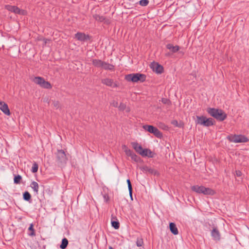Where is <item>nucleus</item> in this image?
Returning a JSON list of instances; mask_svg holds the SVG:
<instances>
[{"label": "nucleus", "instance_id": "30", "mask_svg": "<svg viewBox=\"0 0 249 249\" xmlns=\"http://www.w3.org/2000/svg\"><path fill=\"white\" fill-rule=\"evenodd\" d=\"M38 169V165L36 162H34L33 164L31 171L33 173H35L37 172Z\"/></svg>", "mask_w": 249, "mask_h": 249}, {"label": "nucleus", "instance_id": "7", "mask_svg": "<svg viewBox=\"0 0 249 249\" xmlns=\"http://www.w3.org/2000/svg\"><path fill=\"white\" fill-rule=\"evenodd\" d=\"M230 142L234 143L246 142H248L249 139L244 135H231L228 137Z\"/></svg>", "mask_w": 249, "mask_h": 249}, {"label": "nucleus", "instance_id": "1", "mask_svg": "<svg viewBox=\"0 0 249 249\" xmlns=\"http://www.w3.org/2000/svg\"><path fill=\"white\" fill-rule=\"evenodd\" d=\"M208 113L219 121H223L227 118V114L221 109L215 108H208Z\"/></svg>", "mask_w": 249, "mask_h": 249}, {"label": "nucleus", "instance_id": "12", "mask_svg": "<svg viewBox=\"0 0 249 249\" xmlns=\"http://www.w3.org/2000/svg\"><path fill=\"white\" fill-rule=\"evenodd\" d=\"M211 235L213 240L218 241L220 239V234L216 227H214L211 231Z\"/></svg>", "mask_w": 249, "mask_h": 249}, {"label": "nucleus", "instance_id": "38", "mask_svg": "<svg viewBox=\"0 0 249 249\" xmlns=\"http://www.w3.org/2000/svg\"><path fill=\"white\" fill-rule=\"evenodd\" d=\"M103 197H104V200L106 202H107L109 200V198L107 195V194L104 195Z\"/></svg>", "mask_w": 249, "mask_h": 249}, {"label": "nucleus", "instance_id": "4", "mask_svg": "<svg viewBox=\"0 0 249 249\" xmlns=\"http://www.w3.org/2000/svg\"><path fill=\"white\" fill-rule=\"evenodd\" d=\"M145 79V75L139 73L129 74L125 76V79L127 81L133 82H138L139 81L142 82L144 81Z\"/></svg>", "mask_w": 249, "mask_h": 249}, {"label": "nucleus", "instance_id": "22", "mask_svg": "<svg viewBox=\"0 0 249 249\" xmlns=\"http://www.w3.org/2000/svg\"><path fill=\"white\" fill-rule=\"evenodd\" d=\"M206 118V117L203 116H196V122L197 124L204 125Z\"/></svg>", "mask_w": 249, "mask_h": 249}, {"label": "nucleus", "instance_id": "35", "mask_svg": "<svg viewBox=\"0 0 249 249\" xmlns=\"http://www.w3.org/2000/svg\"><path fill=\"white\" fill-rule=\"evenodd\" d=\"M118 108L120 110L123 111L126 108V105L124 104L121 103L118 107Z\"/></svg>", "mask_w": 249, "mask_h": 249}, {"label": "nucleus", "instance_id": "20", "mask_svg": "<svg viewBox=\"0 0 249 249\" xmlns=\"http://www.w3.org/2000/svg\"><path fill=\"white\" fill-rule=\"evenodd\" d=\"M31 187L33 189L35 193L37 195L38 194L39 185L36 181H32L30 185Z\"/></svg>", "mask_w": 249, "mask_h": 249}, {"label": "nucleus", "instance_id": "42", "mask_svg": "<svg viewBox=\"0 0 249 249\" xmlns=\"http://www.w3.org/2000/svg\"><path fill=\"white\" fill-rule=\"evenodd\" d=\"M128 190H129V195H130L131 199H132V187L129 188Z\"/></svg>", "mask_w": 249, "mask_h": 249}, {"label": "nucleus", "instance_id": "28", "mask_svg": "<svg viewBox=\"0 0 249 249\" xmlns=\"http://www.w3.org/2000/svg\"><path fill=\"white\" fill-rule=\"evenodd\" d=\"M68 244V240L66 238H64L62 240V242H61V244L60 246V248L61 249H65L67 247Z\"/></svg>", "mask_w": 249, "mask_h": 249}, {"label": "nucleus", "instance_id": "34", "mask_svg": "<svg viewBox=\"0 0 249 249\" xmlns=\"http://www.w3.org/2000/svg\"><path fill=\"white\" fill-rule=\"evenodd\" d=\"M149 3V0H141L139 1V4L142 6H145L148 5Z\"/></svg>", "mask_w": 249, "mask_h": 249}, {"label": "nucleus", "instance_id": "27", "mask_svg": "<svg viewBox=\"0 0 249 249\" xmlns=\"http://www.w3.org/2000/svg\"><path fill=\"white\" fill-rule=\"evenodd\" d=\"M23 198L24 200L30 202L31 200V196L28 192L26 191L23 194Z\"/></svg>", "mask_w": 249, "mask_h": 249}, {"label": "nucleus", "instance_id": "45", "mask_svg": "<svg viewBox=\"0 0 249 249\" xmlns=\"http://www.w3.org/2000/svg\"><path fill=\"white\" fill-rule=\"evenodd\" d=\"M179 53H181V54H183V52H182V51H179Z\"/></svg>", "mask_w": 249, "mask_h": 249}, {"label": "nucleus", "instance_id": "31", "mask_svg": "<svg viewBox=\"0 0 249 249\" xmlns=\"http://www.w3.org/2000/svg\"><path fill=\"white\" fill-rule=\"evenodd\" d=\"M131 159L135 162H138L141 160V158L137 156L135 153H133L131 156Z\"/></svg>", "mask_w": 249, "mask_h": 249}, {"label": "nucleus", "instance_id": "8", "mask_svg": "<svg viewBox=\"0 0 249 249\" xmlns=\"http://www.w3.org/2000/svg\"><path fill=\"white\" fill-rule=\"evenodd\" d=\"M5 7L9 11L13 12L15 14L23 15L25 13L24 10H20L19 8L16 6L6 5Z\"/></svg>", "mask_w": 249, "mask_h": 249}, {"label": "nucleus", "instance_id": "6", "mask_svg": "<svg viewBox=\"0 0 249 249\" xmlns=\"http://www.w3.org/2000/svg\"><path fill=\"white\" fill-rule=\"evenodd\" d=\"M142 127L145 130L154 134L158 138H161L162 137V133L157 128L153 125H144Z\"/></svg>", "mask_w": 249, "mask_h": 249}, {"label": "nucleus", "instance_id": "25", "mask_svg": "<svg viewBox=\"0 0 249 249\" xmlns=\"http://www.w3.org/2000/svg\"><path fill=\"white\" fill-rule=\"evenodd\" d=\"M205 122H204V125L203 126H212L213 124V120L211 118H206V119L205 120Z\"/></svg>", "mask_w": 249, "mask_h": 249}, {"label": "nucleus", "instance_id": "29", "mask_svg": "<svg viewBox=\"0 0 249 249\" xmlns=\"http://www.w3.org/2000/svg\"><path fill=\"white\" fill-rule=\"evenodd\" d=\"M28 231H31L30 232L28 233V235L30 236H34L36 235L35 231L34 229V225L33 224H31L28 228Z\"/></svg>", "mask_w": 249, "mask_h": 249}, {"label": "nucleus", "instance_id": "13", "mask_svg": "<svg viewBox=\"0 0 249 249\" xmlns=\"http://www.w3.org/2000/svg\"><path fill=\"white\" fill-rule=\"evenodd\" d=\"M166 48L170 51L172 53H176L179 51L180 47L178 46H174L172 44L169 43L166 45Z\"/></svg>", "mask_w": 249, "mask_h": 249}, {"label": "nucleus", "instance_id": "36", "mask_svg": "<svg viewBox=\"0 0 249 249\" xmlns=\"http://www.w3.org/2000/svg\"><path fill=\"white\" fill-rule=\"evenodd\" d=\"M53 106L56 108H58L60 107V103L58 101H54L53 102Z\"/></svg>", "mask_w": 249, "mask_h": 249}, {"label": "nucleus", "instance_id": "5", "mask_svg": "<svg viewBox=\"0 0 249 249\" xmlns=\"http://www.w3.org/2000/svg\"><path fill=\"white\" fill-rule=\"evenodd\" d=\"M33 82L44 89H50L52 87L51 84L49 82L45 81L43 77L40 76L35 77L33 79Z\"/></svg>", "mask_w": 249, "mask_h": 249}, {"label": "nucleus", "instance_id": "21", "mask_svg": "<svg viewBox=\"0 0 249 249\" xmlns=\"http://www.w3.org/2000/svg\"><path fill=\"white\" fill-rule=\"evenodd\" d=\"M101 68L106 70H113L114 69V66L103 61Z\"/></svg>", "mask_w": 249, "mask_h": 249}, {"label": "nucleus", "instance_id": "32", "mask_svg": "<svg viewBox=\"0 0 249 249\" xmlns=\"http://www.w3.org/2000/svg\"><path fill=\"white\" fill-rule=\"evenodd\" d=\"M21 179V177L20 175L16 176L14 178V183L16 184H18L20 183V180Z\"/></svg>", "mask_w": 249, "mask_h": 249}, {"label": "nucleus", "instance_id": "43", "mask_svg": "<svg viewBox=\"0 0 249 249\" xmlns=\"http://www.w3.org/2000/svg\"><path fill=\"white\" fill-rule=\"evenodd\" d=\"M242 175V173L241 171L238 170V171H236V175L237 176V177H240Z\"/></svg>", "mask_w": 249, "mask_h": 249}, {"label": "nucleus", "instance_id": "11", "mask_svg": "<svg viewBox=\"0 0 249 249\" xmlns=\"http://www.w3.org/2000/svg\"><path fill=\"white\" fill-rule=\"evenodd\" d=\"M75 37L78 40L81 41H85L89 39L88 35H85L84 33L78 32L75 35Z\"/></svg>", "mask_w": 249, "mask_h": 249}, {"label": "nucleus", "instance_id": "41", "mask_svg": "<svg viewBox=\"0 0 249 249\" xmlns=\"http://www.w3.org/2000/svg\"><path fill=\"white\" fill-rule=\"evenodd\" d=\"M126 182L127 183L128 189L130 188H132V185H131L130 179H127Z\"/></svg>", "mask_w": 249, "mask_h": 249}, {"label": "nucleus", "instance_id": "40", "mask_svg": "<svg viewBox=\"0 0 249 249\" xmlns=\"http://www.w3.org/2000/svg\"><path fill=\"white\" fill-rule=\"evenodd\" d=\"M171 124H173V125H174L175 126H178V122L177 120H173L172 122H171Z\"/></svg>", "mask_w": 249, "mask_h": 249}, {"label": "nucleus", "instance_id": "23", "mask_svg": "<svg viewBox=\"0 0 249 249\" xmlns=\"http://www.w3.org/2000/svg\"><path fill=\"white\" fill-rule=\"evenodd\" d=\"M114 219H115V217L112 216L111 221V225L115 229H118L120 227V223L118 221L114 220Z\"/></svg>", "mask_w": 249, "mask_h": 249}, {"label": "nucleus", "instance_id": "33", "mask_svg": "<svg viewBox=\"0 0 249 249\" xmlns=\"http://www.w3.org/2000/svg\"><path fill=\"white\" fill-rule=\"evenodd\" d=\"M143 244V239L141 238H138L136 241V245L138 247H142Z\"/></svg>", "mask_w": 249, "mask_h": 249}, {"label": "nucleus", "instance_id": "3", "mask_svg": "<svg viewBox=\"0 0 249 249\" xmlns=\"http://www.w3.org/2000/svg\"><path fill=\"white\" fill-rule=\"evenodd\" d=\"M56 162L59 166H64L67 163L68 158L66 154L63 150H57L55 153Z\"/></svg>", "mask_w": 249, "mask_h": 249}, {"label": "nucleus", "instance_id": "39", "mask_svg": "<svg viewBox=\"0 0 249 249\" xmlns=\"http://www.w3.org/2000/svg\"><path fill=\"white\" fill-rule=\"evenodd\" d=\"M161 101L164 104H167L169 102V100L166 98H162Z\"/></svg>", "mask_w": 249, "mask_h": 249}, {"label": "nucleus", "instance_id": "24", "mask_svg": "<svg viewBox=\"0 0 249 249\" xmlns=\"http://www.w3.org/2000/svg\"><path fill=\"white\" fill-rule=\"evenodd\" d=\"M103 61L99 59H93L92 63L94 66L97 68H102Z\"/></svg>", "mask_w": 249, "mask_h": 249}, {"label": "nucleus", "instance_id": "19", "mask_svg": "<svg viewBox=\"0 0 249 249\" xmlns=\"http://www.w3.org/2000/svg\"><path fill=\"white\" fill-rule=\"evenodd\" d=\"M169 228L170 231L174 235H177L178 233V230L175 223L172 222L170 223L169 224Z\"/></svg>", "mask_w": 249, "mask_h": 249}, {"label": "nucleus", "instance_id": "26", "mask_svg": "<svg viewBox=\"0 0 249 249\" xmlns=\"http://www.w3.org/2000/svg\"><path fill=\"white\" fill-rule=\"evenodd\" d=\"M123 148L124 150V151L125 153V154L129 157H130L132 155V154L134 153L130 149H128L126 145H124L123 146Z\"/></svg>", "mask_w": 249, "mask_h": 249}, {"label": "nucleus", "instance_id": "17", "mask_svg": "<svg viewBox=\"0 0 249 249\" xmlns=\"http://www.w3.org/2000/svg\"><path fill=\"white\" fill-rule=\"evenodd\" d=\"M131 145L133 148L135 149L136 152L141 155L142 153V151L143 150V148L141 145H139L136 142H131Z\"/></svg>", "mask_w": 249, "mask_h": 249}, {"label": "nucleus", "instance_id": "18", "mask_svg": "<svg viewBox=\"0 0 249 249\" xmlns=\"http://www.w3.org/2000/svg\"><path fill=\"white\" fill-rule=\"evenodd\" d=\"M93 17L96 20L99 22H104L107 23H108V20L106 19V18L103 16H101L97 14H95L93 15Z\"/></svg>", "mask_w": 249, "mask_h": 249}, {"label": "nucleus", "instance_id": "2", "mask_svg": "<svg viewBox=\"0 0 249 249\" xmlns=\"http://www.w3.org/2000/svg\"><path fill=\"white\" fill-rule=\"evenodd\" d=\"M191 190L197 194H202L204 195L213 196L215 192L213 189L210 188H206L202 185H194L191 187Z\"/></svg>", "mask_w": 249, "mask_h": 249}, {"label": "nucleus", "instance_id": "46", "mask_svg": "<svg viewBox=\"0 0 249 249\" xmlns=\"http://www.w3.org/2000/svg\"><path fill=\"white\" fill-rule=\"evenodd\" d=\"M108 249H113V248L112 247H111V246H109Z\"/></svg>", "mask_w": 249, "mask_h": 249}, {"label": "nucleus", "instance_id": "37", "mask_svg": "<svg viewBox=\"0 0 249 249\" xmlns=\"http://www.w3.org/2000/svg\"><path fill=\"white\" fill-rule=\"evenodd\" d=\"M111 105L113 107H118V103L117 102L115 101H113L111 103Z\"/></svg>", "mask_w": 249, "mask_h": 249}, {"label": "nucleus", "instance_id": "15", "mask_svg": "<svg viewBox=\"0 0 249 249\" xmlns=\"http://www.w3.org/2000/svg\"><path fill=\"white\" fill-rule=\"evenodd\" d=\"M141 170L145 173H149L151 174L156 175L157 171L154 170L153 169L147 166H144L140 168Z\"/></svg>", "mask_w": 249, "mask_h": 249}, {"label": "nucleus", "instance_id": "10", "mask_svg": "<svg viewBox=\"0 0 249 249\" xmlns=\"http://www.w3.org/2000/svg\"><path fill=\"white\" fill-rule=\"evenodd\" d=\"M102 83L107 86L112 88H116L118 86L117 83L114 82L112 79L109 78H105L102 79Z\"/></svg>", "mask_w": 249, "mask_h": 249}, {"label": "nucleus", "instance_id": "14", "mask_svg": "<svg viewBox=\"0 0 249 249\" xmlns=\"http://www.w3.org/2000/svg\"><path fill=\"white\" fill-rule=\"evenodd\" d=\"M0 109L6 115H9L10 114V110L8 108V105L3 103V102H0Z\"/></svg>", "mask_w": 249, "mask_h": 249}, {"label": "nucleus", "instance_id": "16", "mask_svg": "<svg viewBox=\"0 0 249 249\" xmlns=\"http://www.w3.org/2000/svg\"><path fill=\"white\" fill-rule=\"evenodd\" d=\"M141 155L143 157H148L149 158L154 157V154L149 149H143L141 153Z\"/></svg>", "mask_w": 249, "mask_h": 249}, {"label": "nucleus", "instance_id": "44", "mask_svg": "<svg viewBox=\"0 0 249 249\" xmlns=\"http://www.w3.org/2000/svg\"><path fill=\"white\" fill-rule=\"evenodd\" d=\"M170 55H171L170 53H168L166 54V56H170Z\"/></svg>", "mask_w": 249, "mask_h": 249}, {"label": "nucleus", "instance_id": "9", "mask_svg": "<svg viewBox=\"0 0 249 249\" xmlns=\"http://www.w3.org/2000/svg\"><path fill=\"white\" fill-rule=\"evenodd\" d=\"M150 68L152 69L153 71L157 73H161L163 71V67L158 64V63L153 62L151 63Z\"/></svg>", "mask_w": 249, "mask_h": 249}]
</instances>
